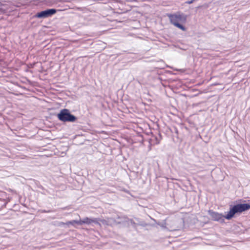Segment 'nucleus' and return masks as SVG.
I'll return each mask as SVG.
<instances>
[{
	"label": "nucleus",
	"mask_w": 250,
	"mask_h": 250,
	"mask_svg": "<svg viewBox=\"0 0 250 250\" xmlns=\"http://www.w3.org/2000/svg\"><path fill=\"white\" fill-rule=\"evenodd\" d=\"M250 209V205L249 204H239L230 208L229 211L225 215H223L222 214L212 210H209L208 213L212 220L218 221L222 220L223 218L230 220L234 216L236 213H240Z\"/></svg>",
	"instance_id": "nucleus-1"
},
{
	"label": "nucleus",
	"mask_w": 250,
	"mask_h": 250,
	"mask_svg": "<svg viewBox=\"0 0 250 250\" xmlns=\"http://www.w3.org/2000/svg\"><path fill=\"white\" fill-rule=\"evenodd\" d=\"M167 16L171 24L182 31L186 30V28L181 24L186 23L187 19L186 15L180 12H177L174 14H168Z\"/></svg>",
	"instance_id": "nucleus-2"
},
{
	"label": "nucleus",
	"mask_w": 250,
	"mask_h": 250,
	"mask_svg": "<svg viewBox=\"0 0 250 250\" xmlns=\"http://www.w3.org/2000/svg\"><path fill=\"white\" fill-rule=\"evenodd\" d=\"M57 117L59 120L63 122H73L76 120V117L71 114L67 109L61 110L60 112L58 114Z\"/></svg>",
	"instance_id": "nucleus-3"
},
{
	"label": "nucleus",
	"mask_w": 250,
	"mask_h": 250,
	"mask_svg": "<svg viewBox=\"0 0 250 250\" xmlns=\"http://www.w3.org/2000/svg\"><path fill=\"white\" fill-rule=\"evenodd\" d=\"M62 10L59 9L56 10L55 9H49L44 11H41L37 13L35 15V17L38 18H45L49 17H51L53 15L55 14L57 11H61Z\"/></svg>",
	"instance_id": "nucleus-4"
},
{
	"label": "nucleus",
	"mask_w": 250,
	"mask_h": 250,
	"mask_svg": "<svg viewBox=\"0 0 250 250\" xmlns=\"http://www.w3.org/2000/svg\"><path fill=\"white\" fill-rule=\"evenodd\" d=\"M99 221L104 222V220H101L100 219H97V218L91 219V218H89L88 217H85V218H83V220H80V225H82L84 224H87V225H90L92 223H95L96 224L100 225Z\"/></svg>",
	"instance_id": "nucleus-5"
},
{
	"label": "nucleus",
	"mask_w": 250,
	"mask_h": 250,
	"mask_svg": "<svg viewBox=\"0 0 250 250\" xmlns=\"http://www.w3.org/2000/svg\"><path fill=\"white\" fill-rule=\"evenodd\" d=\"M65 224L67 226L71 225L74 226L76 224L80 225V220H79V221L72 220V221H68V222H66Z\"/></svg>",
	"instance_id": "nucleus-6"
}]
</instances>
